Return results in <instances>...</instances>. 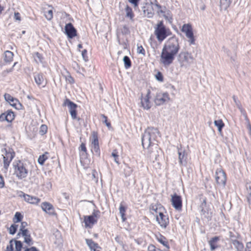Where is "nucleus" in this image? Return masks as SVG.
Masks as SVG:
<instances>
[{"label": "nucleus", "instance_id": "nucleus-28", "mask_svg": "<svg viewBox=\"0 0 251 251\" xmlns=\"http://www.w3.org/2000/svg\"><path fill=\"white\" fill-rule=\"evenodd\" d=\"M219 240V237L215 236L214 237L212 238L208 241L209 245H210V250L211 251H214L217 248V243Z\"/></svg>", "mask_w": 251, "mask_h": 251}, {"label": "nucleus", "instance_id": "nucleus-40", "mask_svg": "<svg viewBox=\"0 0 251 251\" xmlns=\"http://www.w3.org/2000/svg\"><path fill=\"white\" fill-rule=\"evenodd\" d=\"M44 15L46 18L48 20H50L52 19L53 17V13L52 9L48 10V11H45L44 12Z\"/></svg>", "mask_w": 251, "mask_h": 251}, {"label": "nucleus", "instance_id": "nucleus-44", "mask_svg": "<svg viewBox=\"0 0 251 251\" xmlns=\"http://www.w3.org/2000/svg\"><path fill=\"white\" fill-rule=\"evenodd\" d=\"M14 246V240L10 241L9 244L7 246L6 249L5 251H13Z\"/></svg>", "mask_w": 251, "mask_h": 251}, {"label": "nucleus", "instance_id": "nucleus-33", "mask_svg": "<svg viewBox=\"0 0 251 251\" xmlns=\"http://www.w3.org/2000/svg\"><path fill=\"white\" fill-rule=\"evenodd\" d=\"M48 154V152H46L45 153L39 156L38 158V163L39 164L43 165L44 164L46 160L48 158L47 156Z\"/></svg>", "mask_w": 251, "mask_h": 251}, {"label": "nucleus", "instance_id": "nucleus-53", "mask_svg": "<svg viewBox=\"0 0 251 251\" xmlns=\"http://www.w3.org/2000/svg\"><path fill=\"white\" fill-rule=\"evenodd\" d=\"M232 98H233V100L234 102L236 103V105L240 109L241 112L242 113H243L244 111L242 110V109L240 108L239 104V101L237 100V98L235 96H233Z\"/></svg>", "mask_w": 251, "mask_h": 251}, {"label": "nucleus", "instance_id": "nucleus-27", "mask_svg": "<svg viewBox=\"0 0 251 251\" xmlns=\"http://www.w3.org/2000/svg\"><path fill=\"white\" fill-rule=\"evenodd\" d=\"M42 208L43 210L46 212L51 214L53 213V207L52 205L50 203L45 202L42 204Z\"/></svg>", "mask_w": 251, "mask_h": 251}, {"label": "nucleus", "instance_id": "nucleus-29", "mask_svg": "<svg viewBox=\"0 0 251 251\" xmlns=\"http://www.w3.org/2000/svg\"><path fill=\"white\" fill-rule=\"evenodd\" d=\"M232 0H220V8L221 9L226 10L231 4Z\"/></svg>", "mask_w": 251, "mask_h": 251}, {"label": "nucleus", "instance_id": "nucleus-52", "mask_svg": "<svg viewBox=\"0 0 251 251\" xmlns=\"http://www.w3.org/2000/svg\"><path fill=\"white\" fill-rule=\"evenodd\" d=\"M100 213L99 210H94L90 216H92L93 218L97 219L100 217Z\"/></svg>", "mask_w": 251, "mask_h": 251}, {"label": "nucleus", "instance_id": "nucleus-62", "mask_svg": "<svg viewBox=\"0 0 251 251\" xmlns=\"http://www.w3.org/2000/svg\"><path fill=\"white\" fill-rule=\"evenodd\" d=\"M139 0H128V1L133 4L134 7H136L138 5V3Z\"/></svg>", "mask_w": 251, "mask_h": 251}, {"label": "nucleus", "instance_id": "nucleus-37", "mask_svg": "<svg viewBox=\"0 0 251 251\" xmlns=\"http://www.w3.org/2000/svg\"><path fill=\"white\" fill-rule=\"evenodd\" d=\"M132 172L133 169L129 166L126 165L125 168L124 169L125 176H128L132 174Z\"/></svg>", "mask_w": 251, "mask_h": 251}, {"label": "nucleus", "instance_id": "nucleus-30", "mask_svg": "<svg viewBox=\"0 0 251 251\" xmlns=\"http://www.w3.org/2000/svg\"><path fill=\"white\" fill-rule=\"evenodd\" d=\"M13 53L10 51L6 50L4 52V60L6 62H10L12 61Z\"/></svg>", "mask_w": 251, "mask_h": 251}, {"label": "nucleus", "instance_id": "nucleus-36", "mask_svg": "<svg viewBox=\"0 0 251 251\" xmlns=\"http://www.w3.org/2000/svg\"><path fill=\"white\" fill-rule=\"evenodd\" d=\"M23 218V216L22 214L20 212H17L14 215L13 221L15 223L20 222L22 221Z\"/></svg>", "mask_w": 251, "mask_h": 251}, {"label": "nucleus", "instance_id": "nucleus-47", "mask_svg": "<svg viewBox=\"0 0 251 251\" xmlns=\"http://www.w3.org/2000/svg\"><path fill=\"white\" fill-rule=\"evenodd\" d=\"M27 226V224L26 222H21L19 232H22L24 230H27V229L25 228Z\"/></svg>", "mask_w": 251, "mask_h": 251}, {"label": "nucleus", "instance_id": "nucleus-2", "mask_svg": "<svg viewBox=\"0 0 251 251\" xmlns=\"http://www.w3.org/2000/svg\"><path fill=\"white\" fill-rule=\"evenodd\" d=\"M180 49L178 40L175 37L170 38L164 44L160 61L165 67L169 66L174 61Z\"/></svg>", "mask_w": 251, "mask_h": 251}, {"label": "nucleus", "instance_id": "nucleus-34", "mask_svg": "<svg viewBox=\"0 0 251 251\" xmlns=\"http://www.w3.org/2000/svg\"><path fill=\"white\" fill-rule=\"evenodd\" d=\"M119 211L122 220L123 222H124L126 219L125 217L126 208L123 204H121L119 207Z\"/></svg>", "mask_w": 251, "mask_h": 251}, {"label": "nucleus", "instance_id": "nucleus-23", "mask_svg": "<svg viewBox=\"0 0 251 251\" xmlns=\"http://www.w3.org/2000/svg\"><path fill=\"white\" fill-rule=\"evenodd\" d=\"M85 241L91 251H100V247L92 239H86Z\"/></svg>", "mask_w": 251, "mask_h": 251}, {"label": "nucleus", "instance_id": "nucleus-50", "mask_svg": "<svg viewBox=\"0 0 251 251\" xmlns=\"http://www.w3.org/2000/svg\"><path fill=\"white\" fill-rule=\"evenodd\" d=\"M155 78L156 79L159 81H162L163 80V77L162 74L161 72H158L156 75H155Z\"/></svg>", "mask_w": 251, "mask_h": 251}, {"label": "nucleus", "instance_id": "nucleus-20", "mask_svg": "<svg viewBox=\"0 0 251 251\" xmlns=\"http://www.w3.org/2000/svg\"><path fill=\"white\" fill-rule=\"evenodd\" d=\"M152 5L149 3H146L143 7L142 9L145 16L151 18L154 15L153 9Z\"/></svg>", "mask_w": 251, "mask_h": 251}, {"label": "nucleus", "instance_id": "nucleus-8", "mask_svg": "<svg viewBox=\"0 0 251 251\" xmlns=\"http://www.w3.org/2000/svg\"><path fill=\"white\" fill-rule=\"evenodd\" d=\"M181 31L185 34L188 38V42L190 44H195V39L193 32L192 27L190 24H184L182 27Z\"/></svg>", "mask_w": 251, "mask_h": 251}, {"label": "nucleus", "instance_id": "nucleus-48", "mask_svg": "<svg viewBox=\"0 0 251 251\" xmlns=\"http://www.w3.org/2000/svg\"><path fill=\"white\" fill-rule=\"evenodd\" d=\"M17 64V62L14 63L12 68H11L9 69H7L6 70H4L2 72V74L3 75L5 76L7 75V74L11 73L13 71V67L16 65Z\"/></svg>", "mask_w": 251, "mask_h": 251}, {"label": "nucleus", "instance_id": "nucleus-58", "mask_svg": "<svg viewBox=\"0 0 251 251\" xmlns=\"http://www.w3.org/2000/svg\"><path fill=\"white\" fill-rule=\"evenodd\" d=\"M80 149L81 151L86 152L87 149L85 146V144L83 143H81L80 146Z\"/></svg>", "mask_w": 251, "mask_h": 251}, {"label": "nucleus", "instance_id": "nucleus-43", "mask_svg": "<svg viewBox=\"0 0 251 251\" xmlns=\"http://www.w3.org/2000/svg\"><path fill=\"white\" fill-rule=\"evenodd\" d=\"M47 126L45 125H42L40 128L39 132L41 135H44L47 131Z\"/></svg>", "mask_w": 251, "mask_h": 251}, {"label": "nucleus", "instance_id": "nucleus-32", "mask_svg": "<svg viewBox=\"0 0 251 251\" xmlns=\"http://www.w3.org/2000/svg\"><path fill=\"white\" fill-rule=\"evenodd\" d=\"M157 241L162 244L164 247H165L167 249L169 248V246L168 245V242L166 241V238L162 235H159V236L156 237Z\"/></svg>", "mask_w": 251, "mask_h": 251}, {"label": "nucleus", "instance_id": "nucleus-59", "mask_svg": "<svg viewBox=\"0 0 251 251\" xmlns=\"http://www.w3.org/2000/svg\"><path fill=\"white\" fill-rule=\"evenodd\" d=\"M35 58H37L38 59V61L40 62H42V56L41 55L38 53V52H36L35 53Z\"/></svg>", "mask_w": 251, "mask_h": 251}, {"label": "nucleus", "instance_id": "nucleus-41", "mask_svg": "<svg viewBox=\"0 0 251 251\" xmlns=\"http://www.w3.org/2000/svg\"><path fill=\"white\" fill-rule=\"evenodd\" d=\"M154 5H155L157 8V13L158 14H162L164 15L165 10L166 9L165 7L162 8V6L160 4H159L157 2L155 3Z\"/></svg>", "mask_w": 251, "mask_h": 251}, {"label": "nucleus", "instance_id": "nucleus-22", "mask_svg": "<svg viewBox=\"0 0 251 251\" xmlns=\"http://www.w3.org/2000/svg\"><path fill=\"white\" fill-rule=\"evenodd\" d=\"M4 98L5 100L8 102L10 105L13 107H15L17 103L21 106V104L19 102V100L17 99L13 98L9 94H5L4 95Z\"/></svg>", "mask_w": 251, "mask_h": 251}, {"label": "nucleus", "instance_id": "nucleus-15", "mask_svg": "<svg viewBox=\"0 0 251 251\" xmlns=\"http://www.w3.org/2000/svg\"><path fill=\"white\" fill-rule=\"evenodd\" d=\"M65 31L69 38L72 39L76 36V30L71 23L66 25Z\"/></svg>", "mask_w": 251, "mask_h": 251}, {"label": "nucleus", "instance_id": "nucleus-45", "mask_svg": "<svg viewBox=\"0 0 251 251\" xmlns=\"http://www.w3.org/2000/svg\"><path fill=\"white\" fill-rule=\"evenodd\" d=\"M101 117L103 119V122L105 124L109 129H110L111 128V124L107 121V117L103 114L101 115Z\"/></svg>", "mask_w": 251, "mask_h": 251}, {"label": "nucleus", "instance_id": "nucleus-13", "mask_svg": "<svg viewBox=\"0 0 251 251\" xmlns=\"http://www.w3.org/2000/svg\"><path fill=\"white\" fill-rule=\"evenodd\" d=\"M156 220L160 226L164 228H165L169 223L168 217L165 215L163 212L158 216H156Z\"/></svg>", "mask_w": 251, "mask_h": 251}, {"label": "nucleus", "instance_id": "nucleus-11", "mask_svg": "<svg viewBox=\"0 0 251 251\" xmlns=\"http://www.w3.org/2000/svg\"><path fill=\"white\" fill-rule=\"evenodd\" d=\"M215 179L219 185L225 186L226 182V173L221 169H217L215 172Z\"/></svg>", "mask_w": 251, "mask_h": 251}, {"label": "nucleus", "instance_id": "nucleus-16", "mask_svg": "<svg viewBox=\"0 0 251 251\" xmlns=\"http://www.w3.org/2000/svg\"><path fill=\"white\" fill-rule=\"evenodd\" d=\"M151 213L156 217L164 211V207L160 204H151L150 207Z\"/></svg>", "mask_w": 251, "mask_h": 251}, {"label": "nucleus", "instance_id": "nucleus-46", "mask_svg": "<svg viewBox=\"0 0 251 251\" xmlns=\"http://www.w3.org/2000/svg\"><path fill=\"white\" fill-rule=\"evenodd\" d=\"M111 155L114 157L115 162L117 164H119V155L118 154V152H117V151L116 150H114L112 152Z\"/></svg>", "mask_w": 251, "mask_h": 251}, {"label": "nucleus", "instance_id": "nucleus-21", "mask_svg": "<svg viewBox=\"0 0 251 251\" xmlns=\"http://www.w3.org/2000/svg\"><path fill=\"white\" fill-rule=\"evenodd\" d=\"M22 193L23 194V197L25 201L27 202L33 204H38L40 201V200L36 197L24 194L22 192Z\"/></svg>", "mask_w": 251, "mask_h": 251}, {"label": "nucleus", "instance_id": "nucleus-63", "mask_svg": "<svg viewBox=\"0 0 251 251\" xmlns=\"http://www.w3.org/2000/svg\"><path fill=\"white\" fill-rule=\"evenodd\" d=\"M246 188L248 194H249V192H251V182H249L246 184Z\"/></svg>", "mask_w": 251, "mask_h": 251}, {"label": "nucleus", "instance_id": "nucleus-7", "mask_svg": "<svg viewBox=\"0 0 251 251\" xmlns=\"http://www.w3.org/2000/svg\"><path fill=\"white\" fill-rule=\"evenodd\" d=\"M91 142V150L93 153L100 157V149L99 147L98 134L96 132H93L90 139Z\"/></svg>", "mask_w": 251, "mask_h": 251}, {"label": "nucleus", "instance_id": "nucleus-25", "mask_svg": "<svg viewBox=\"0 0 251 251\" xmlns=\"http://www.w3.org/2000/svg\"><path fill=\"white\" fill-rule=\"evenodd\" d=\"M84 222L85 223V227L90 226L97 222V219L93 218L92 216H84Z\"/></svg>", "mask_w": 251, "mask_h": 251}, {"label": "nucleus", "instance_id": "nucleus-61", "mask_svg": "<svg viewBox=\"0 0 251 251\" xmlns=\"http://www.w3.org/2000/svg\"><path fill=\"white\" fill-rule=\"evenodd\" d=\"M66 80L70 83H74V78L70 75H69L67 77H66Z\"/></svg>", "mask_w": 251, "mask_h": 251}, {"label": "nucleus", "instance_id": "nucleus-60", "mask_svg": "<svg viewBox=\"0 0 251 251\" xmlns=\"http://www.w3.org/2000/svg\"><path fill=\"white\" fill-rule=\"evenodd\" d=\"M6 113H2L0 115V121H1V122L4 121H6Z\"/></svg>", "mask_w": 251, "mask_h": 251}, {"label": "nucleus", "instance_id": "nucleus-57", "mask_svg": "<svg viewBox=\"0 0 251 251\" xmlns=\"http://www.w3.org/2000/svg\"><path fill=\"white\" fill-rule=\"evenodd\" d=\"M229 237H230V242L231 243V240L232 239H237L238 237V235L237 236H236L235 235H234V234L232 232H229Z\"/></svg>", "mask_w": 251, "mask_h": 251}, {"label": "nucleus", "instance_id": "nucleus-19", "mask_svg": "<svg viewBox=\"0 0 251 251\" xmlns=\"http://www.w3.org/2000/svg\"><path fill=\"white\" fill-rule=\"evenodd\" d=\"M34 78L36 84L38 86H42V87H45L47 84V80L45 78L43 75L41 73H37L35 74Z\"/></svg>", "mask_w": 251, "mask_h": 251}, {"label": "nucleus", "instance_id": "nucleus-9", "mask_svg": "<svg viewBox=\"0 0 251 251\" xmlns=\"http://www.w3.org/2000/svg\"><path fill=\"white\" fill-rule=\"evenodd\" d=\"M170 100V98L168 93H159L156 94L154 101L156 105L159 106L168 102Z\"/></svg>", "mask_w": 251, "mask_h": 251}, {"label": "nucleus", "instance_id": "nucleus-64", "mask_svg": "<svg viewBox=\"0 0 251 251\" xmlns=\"http://www.w3.org/2000/svg\"><path fill=\"white\" fill-rule=\"evenodd\" d=\"M25 251H39L36 248L34 247H32L30 248H27L25 250Z\"/></svg>", "mask_w": 251, "mask_h": 251}, {"label": "nucleus", "instance_id": "nucleus-4", "mask_svg": "<svg viewBox=\"0 0 251 251\" xmlns=\"http://www.w3.org/2000/svg\"><path fill=\"white\" fill-rule=\"evenodd\" d=\"M4 151L5 153L2 155L3 161V168L2 171L4 173H7L9 165L15 156V152L10 148H5Z\"/></svg>", "mask_w": 251, "mask_h": 251}, {"label": "nucleus", "instance_id": "nucleus-18", "mask_svg": "<svg viewBox=\"0 0 251 251\" xmlns=\"http://www.w3.org/2000/svg\"><path fill=\"white\" fill-rule=\"evenodd\" d=\"M17 235H22L24 238V242L28 246L32 245L33 244V242L29 230H24L22 232H19Z\"/></svg>", "mask_w": 251, "mask_h": 251}, {"label": "nucleus", "instance_id": "nucleus-24", "mask_svg": "<svg viewBox=\"0 0 251 251\" xmlns=\"http://www.w3.org/2000/svg\"><path fill=\"white\" fill-rule=\"evenodd\" d=\"M231 244H233L236 251H244L243 244L238 239H232Z\"/></svg>", "mask_w": 251, "mask_h": 251}, {"label": "nucleus", "instance_id": "nucleus-35", "mask_svg": "<svg viewBox=\"0 0 251 251\" xmlns=\"http://www.w3.org/2000/svg\"><path fill=\"white\" fill-rule=\"evenodd\" d=\"M6 113V121L10 123L14 119V114L12 111H7Z\"/></svg>", "mask_w": 251, "mask_h": 251}, {"label": "nucleus", "instance_id": "nucleus-51", "mask_svg": "<svg viewBox=\"0 0 251 251\" xmlns=\"http://www.w3.org/2000/svg\"><path fill=\"white\" fill-rule=\"evenodd\" d=\"M54 235H55V236L56 237H58L57 239V240L55 241L54 242V243L55 244L60 243L61 242V241H62V239H61V235H60V233L58 231H57L54 234Z\"/></svg>", "mask_w": 251, "mask_h": 251}, {"label": "nucleus", "instance_id": "nucleus-38", "mask_svg": "<svg viewBox=\"0 0 251 251\" xmlns=\"http://www.w3.org/2000/svg\"><path fill=\"white\" fill-rule=\"evenodd\" d=\"M125 67L126 69L129 68L131 67V63L129 58L127 56H125L123 58Z\"/></svg>", "mask_w": 251, "mask_h": 251}, {"label": "nucleus", "instance_id": "nucleus-6", "mask_svg": "<svg viewBox=\"0 0 251 251\" xmlns=\"http://www.w3.org/2000/svg\"><path fill=\"white\" fill-rule=\"evenodd\" d=\"M194 58L192 55L188 52H181L179 54L178 61L181 68H186L188 65L193 62Z\"/></svg>", "mask_w": 251, "mask_h": 251}, {"label": "nucleus", "instance_id": "nucleus-39", "mask_svg": "<svg viewBox=\"0 0 251 251\" xmlns=\"http://www.w3.org/2000/svg\"><path fill=\"white\" fill-rule=\"evenodd\" d=\"M14 245L15 246V251H21L23 247V244L20 241L14 240Z\"/></svg>", "mask_w": 251, "mask_h": 251}, {"label": "nucleus", "instance_id": "nucleus-1", "mask_svg": "<svg viewBox=\"0 0 251 251\" xmlns=\"http://www.w3.org/2000/svg\"><path fill=\"white\" fill-rule=\"evenodd\" d=\"M158 134L159 131L157 128L148 127L142 137V146L144 149H147V155L152 161L156 160L159 156L160 149L157 144L154 143Z\"/></svg>", "mask_w": 251, "mask_h": 251}, {"label": "nucleus", "instance_id": "nucleus-49", "mask_svg": "<svg viewBox=\"0 0 251 251\" xmlns=\"http://www.w3.org/2000/svg\"><path fill=\"white\" fill-rule=\"evenodd\" d=\"M137 53L143 54L144 55L145 54V50L142 46H137Z\"/></svg>", "mask_w": 251, "mask_h": 251}, {"label": "nucleus", "instance_id": "nucleus-3", "mask_svg": "<svg viewBox=\"0 0 251 251\" xmlns=\"http://www.w3.org/2000/svg\"><path fill=\"white\" fill-rule=\"evenodd\" d=\"M27 167L26 164L20 160L16 161L13 163L14 175L18 179H24L27 177L28 173Z\"/></svg>", "mask_w": 251, "mask_h": 251}, {"label": "nucleus", "instance_id": "nucleus-10", "mask_svg": "<svg viewBox=\"0 0 251 251\" xmlns=\"http://www.w3.org/2000/svg\"><path fill=\"white\" fill-rule=\"evenodd\" d=\"M63 105L68 106L69 112L71 114L72 119H76L77 114L76 109L77 107V105L68 99H66L65 100V101H64Z\"/></svg>", "mask_w": 251, "mask_h": 251}, {"label": "nucleus", "instance_id": "nucleus-17", "mask_svg": "<svg viewBox=\"0 0 251 251\" xmlns=\"http://www.w3.org/2000/svg\"><path fill=\"white\" fill-rule=\"evenodd\" d=\"M150 91H148L146 95L143 97L142 96L141 97V103L142 106L145 109L148 110L150 109L151 106V103L150 101Z\"/></svg>", "mask_w": 251, "mask_h": 251}, {"label": "nucleus", "instance_id": "nucleus-12", "mask_svg": "<svg viewBox=\"0 0 251 251\" xmlns=\"http://www.w3.org/2000/svg\"><path fill=\"white\" fill-rule=\"evenodd\" d=\"M177 153L180 165L185 166L187 164V156L185 150L182 148L181 145L179 147H177Z\"/></svg>", "mask_w": 251, "mask_h": 251}, {"label": "nucleus", "instance_id": "nucleus-56", "mask_svg": "<svg viewBox=\"0 0 251 251\" xmlns=\"http://www.w3.org/2000/svg\"><path fill=\"white\" fill-rule=\"evenodd\" d=\"M14 18L15 20L20 21H21V16H20V13L18 12H15Z\"/></svg>", "mask_w": 251, "mask_h": 251}, {"label": "nucleus", "instance_id": "nucleus-26", "mask_svg": "<svg viewBox=\"0 0 251 251\" xmlns=\"http://www.w3.org/2000/svg\"><path fill=\"white\" fill-rule=\"evenodd\" d=\"M126 15L125 17L129 19L131 21L133 22V18L134 17V13L132 9L128 5H126L125 8Z\"/></svg>", "mask_w": 251, "mask_h": 251}, {"label": "nucleus", "instance_id": "nucleus-31", "mask_svg": "<svg viewBox=\"0 0 251 251\" xmlns=\"http://www.w3.org/2000/svg\"><path fill=\"white\" fill-rule=\"evenodd\" d=\"M214 125L218 127V132L220 134H222V130L225 126V124L222 120H218L214 121Z\"/></svg>", "mask_w": 251, "mask_h": 251}, {"label": "nucleus", "instance_id": "nucleus-14", "mask_svg": "<svg viewBox=\"0 0 251 251\" xmlns=\"http://www.w3.org/2000/svg\"><path fill=\"white\" fill-rule=\"evenodd\" d=\"M172 204L177 210H180L182 208V200L180 196L175 194L172 196Z\"/></svg>", "mask_w": 251, "mask_h": 251}, {"label": "nucleus", "instance_id": "nucleus-5", "mask_svg": "<svg viewBox=\"0 0 251 251\" xmlns=\"http://www.w3.org/2000/svg\"><path fill=\"white\" fill-rule=\"evenodd\" d=\"M155 35L158 41L162 42L168 36L167 29L163 24V21L158 23L154 31Z\"/></svg>", "mask_w": 251, "mask_h": 251}, {"label": "nucleus", "instance_id": "nucleus-54", "mask_svg": "<svg viewBox=\"0 0 251 251\" xmlns=\"http://www.w3.org/2000/svg\"><path fill=\"white\" fill-rule=\"evenodd\" d=\"M87 52V50L85 49L83 50H82L81 52V55L83 57V58L85 61H86L88 60L87 57L86 56Z\"/></svg>", "mask_w": 251, "mask_h": 251}, {"label": "nucleus", "instance_id": "nucleus-42", "mask_svg": "<svg viewBox=\"0 0 251 251\" xmlns=\"http://www.w3.org/2000/svg\"><path fill=\"white\" fill-rule=\"evenodd\" d=\"M18 226L15 224L12 225L9 228V232L10 234H14L17 229Z\"/></svg>", "mask_w": 251, "mask_h": 251}, {"label": "nucleus", "instance_id": "nucleus-55", "mask_svg": "<svg viewBox=\"0 0 251 251\" xmlns=\"http://www.w3.org/2000/svg\"><path fill=\"white\" fill-rule=\"evenodd\" d=\"M244 251H251V242H249L246 243V249Z\"/></svg>", "mask_w": 251, "mask_h": 251}]
</instances>
